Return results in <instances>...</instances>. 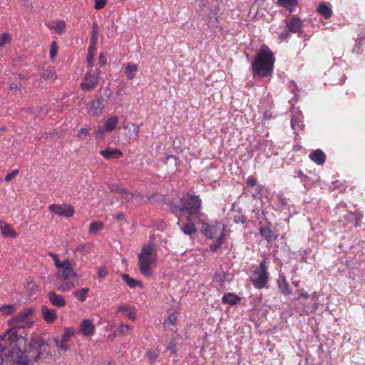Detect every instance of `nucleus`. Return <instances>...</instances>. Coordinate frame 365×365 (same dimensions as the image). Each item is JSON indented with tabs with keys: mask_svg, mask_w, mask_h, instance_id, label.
<instances>
[{
	"mask_svg": "<svg viewBox=\"0 0 365 365\" xmlns=\"http://www.w3.org/2000/svg\"><path fill=\"white\" fill-rule=\"evenodd\" d=\"M26 338L18 334L17 328L9 329L3 336H0V349H5L8 346L14 345L9 351L11 359L20 365H34L48 355V345L41 339H34L30 343L28 352L23 351L16 345L24 346Z\"/></svg>",
	"mask_w": 365,
	"mask_h": 365,
	"instance_id": "nucleus-1",
	"label": "nucleus"
},
{
	"mask_svg": "<svg viewBox=\"0 0 365 365\" xmlns=\"http://www.w3.org/2000/svg\"><path fill=\"white\" fill-rule=\"evenodd\" d=\"M275 58L272 51L265 45H262L259 50L255 60L252 63L254 76L264 78L272 74Z\"/></svg>",
	"mask_w": 365,
	"mask_h": 365,
	"instance_id": "nucleus-2",
	"label": "nucleus"
},
{
	"mask_svg": "<svg viewBox=\"0 0 365 365\" xmlns=\"http://www.w3.org/2000/svg\"><path fill=\"white\" fill-rule=\"evenodd\" d=\"M202 201L198 195L187 194L186 197L180 200L179 205H171L170 209L173 213L185 215L186 217L195 215L198 217L201 212Z\"/></svg>",
	"mask_w": 365,
	"mask_h": 365,
	"instance_id": "nucleus-3",
	"label": "nucleus"
},
{
	"mask_svg": "<svg viewBox=\"0 0 365 365\" xmlns=\"http://www.w3.org/2000/svg\"><path fill=\"white\" fill-rule=\"evenodd\" d=\"M56 275L60 279L57 288L62 292H66L78 284V274L68 259L64 260V264L58 269Z\"/></svg>",
	"mask_w": 365,
	"mask_h": 365,
	"instance_id": "nucleus-4",
	"label": "nucleus"
},
{
	"mask_svg": "<svg viewBox=\"0 0 365 365\" xmlns=\"http://www.w3.org/2000/svg\"><path fill=\"white\" fill-rule=\"evenodd\" d=\"M139 268L143 275L149 277L152 274V269L158 263L157 249L153 244L145 245L138 254Z\"/></svg>",
	"mask_w": 365,
	"mask_h": 365,
	"instance_id": "nucleus-5",
	"label": "nucleus"
},
{
	"mask_svg": "<svg viewBox=\"0 0 365 365\" xmlns=\"http://www.w3.org/2000/svg\"><path fill=\"white\" fill-rule=\"evenodd\" d=\"M35 309L34 308H26L19 314L12 317L9 321V323L17 329L31 327L34 324L32 318Z\"/></svg>",
	"mask_w": 365,
	"mask_h": 365,
	"instance_id": "nucleus-6",
	"label": "nucleus"
},
{
	"mask_svg": "<svg viewBox=\"0 0 365 365\" xmlns=\"http://www.w3.org/2000/svg\"><path fill=\"white\" fill-rule=\"evenodd\" d=\"M250 279L255 288L260 289L265 287L269 280L266 259L262 260L259 265L255 269Z\"/></svg>",
	"mask_w": 365,
	"mask_h": 365,
	"instance_id": "nucleus-7",
	"label": "nucleus"
},
{
	"mask_svg": "<svg viewBox=\"0 0 365 365\" xmlns=\"http://www.w3.org/2000/svg\"><path fill=\"white\" fill-rule=\"evenodd\" d=\"M225 225L219 222H213L211 223H202L201 232L207 238L213 239L220 237L224 238Z\"/></svg>",
	"mask_w": 365,
	"mask_h": 365,
	"instance_id": "nucleus-8",
	"label": "nucleus"
},
{
	"mask_svg": "<svg viewBox=\"0 0 365 365\" xmlns=\"http://www.w3.org/2000/svg\"><path fill=\"white\" fill-rule=\"evenodd\" d=\"M298 296L294 300L299 301L303 306V310L307 314L314 312L317 309V304L314 296H310L304 289L297 290Z\"/></svg>",
	"mask_w": 365,
	"mask_h": 365,
	"instance_id": "nucleus-9",
	"label": "nucleus"
},
{
	"mask_svg": "<svg viewBox=\"0 0 365 365\" xmlns=\"http://www.w3.org/2000/svg\"><path fill=\"white\" fill-rule=\"evenodd\" d=\"M98 78L99 71L98 69L88 72L81 84V89L85 91L93 89L97 86Z\"/></svg>",
	"mask_w": 365,
	"mask_h": 365,
	"instance_id": "nucleus-10",
	"label": "nucleus"
},
{
	"mask_svg": "<svg viewBox=\"0 0 365 365\" xmlns=\"http://www.w3.org/2000/svg\"><path fill=\"white\" fill-rule=\"evenodd\" d=\"M48 210L53 214L58 216H65L66 217H71L73 215L75 210L74 207L70 205L61 204L56 205L53 204L49 205Z\"/></svg>",
	"mask_w": 365,
	"mask_h": 365,
	"instance_id": "nucleus-11",
	"label": "nucleus"
},
{
	"mask_svg": "<svg viewBox=\"0 0 365 365\" xmlns=\"http://www.w3.org/2000/svg\"><path fill=\"white\" fill-rule=\"evenodd\" d=\"M103 106L102 100L93 101L87 106V110L91 116H97L103 112Z\"/></svg>",
	"mask_w": 365,
	"mask_h": 365,
	"instance_id": "nucleus-12",
	"label": "nucleus"
},
{
	"mask_svg": "<svg viewBox=\"0 0 365 365\" xmlns=\"http://www.w3.org/2000/svg\"><path fill=\"white\" fill-rule=\"evenodd\" d=\"M74 331L68 328L65 329L64 334L61 336V339H55L56 346L61 350H66L68 346L65 345L66 342H68L70 339L73 336Z\"/></svg>",
	"mask_w": 365,
	"mask_h": 365,
	"instance_id": "nucleus-13",
	"label": "nucleus"
},
{
	"mask_svg": "<svg viewBox=\"0 0 365 365\" xmlns=\"http://www.w3.org/2000/svg\"><path fill=\"white\" fill-rule=\"evenodd\" d=\"M81 332L83 336H92L95 333V325L90 319H84L82 321L80 326Z\"/></svg>",
	"mask_w": 365,
	"mask_h": 365,
	"instance_id": "nucleus-14",
	"label": "nucleus"
},
{
	"mask_svg": "<svg viewBox=\"0 0 365 365\" xmlns=\"http://www.w3.org/2000/svg\"><path fill=\"white\" fill-rule=\"evenodd\" d=\"M303 21L297 16H293L287 23V28L290 32L300 33L302 31Z\"/></svg>",
	"mask_w": 365,
	"mask_h": 365,
	"instance_id": "nucleus-15",
	"label": "nucleus"
},
{
	"mask_svg": "<svg viewBox=\"0 0 365 365\" xmlns=\"http://www.w3.org/2000/svg\"><path fill=\"white\" fill-rule=\"evenodd\" d=\"M123 71L126 79L130 81L135 78L137 76L138 66L137 64L130 62L123 67Z\"/></svg>",
	"mask_w": 365,
	"mask_h": 365,
	"instance_id": "nucleus-16",
	"label": "nucleus"
},
{
	"mask_svg": "<svg viewBox=\"0 0 365 365\" xmlns=\"http://www.w3.org/2000/svg\"><path fill=\"white\" fill-rule=\"evenodd\" d=\"M48 298L52 305L57 307H63L66 305V302L63 296L58 294L53 291H51L48 293Z\"/></svg>",
	"mask_w": 365,
	"mask_h": 365,
	"instance_id": "nucleus-17",
	"label": "nucleus"
},
{
	"mask_svg": "<svg viewBox=\"0 0 365 365\" xmlns=\"http://www.w3.org/2000/svg\"><path fill=\"white\" fill-rule=\"evenodd\" d=\"M41 314L43 319L47 323H53L57 319V314L55 309H48L46 306H42Z\"/></svg>",
	"mask_w": 365,
	"mask_h": 365,
	"instance_id": "nucleus-18",
	"label": "nucleus"
},
{
	"mask_svg": "<svg viewBox=\"0 0 365 365\" xmlns=\"http://www.w3.org/2000/svg\"><path fill=\"white\" fill-rule=\"evenodd\" d=\"M119 192L122 194V196L125 201H132L134 203L139 204L144 200L143 196L130 193L123 188L120 189Z\"/></svg>",
	"mask_w": 365,
	"mask_h": 365,
	"instance_id": "nucleus-19",
	"label": "nucleus"
},
{
	"mask_svg": "<svg viewBox=\"0 0 365 365\" xmlns=\"http://www.w3.org/2000/svg\"><path fill=\"white\" fill-rule=\"evenodd\" d=\"M117 312L123 314L126 317L132 321L135 320L136 315L134 308L128 304L119 306L117 309Z\"/></svg>",
	"mask_w": 365,
	"mask_h": 365,
	"instance_id": "nucleus-20",
	"label": "nucleus"
},
{
	"mask_svg": "<svg viewBox=\"0 0 365 365\" xmlns=\"http://www.w3.org/2000/svg\"><path fill=\"white\" fill-rule=\"evenodd\" d=\"M47 27L51 30L56 31L61 34L65 31L66 22L63 20H56L46 24Z\"/></svg>",
	"mask_w": 365,
	"mask_h": 365,
	"instance_id": "nucleus-21",
	"label": "nucleus"
},
{
	"mask_svg": "<svg viewBox=\"0 0 365 365\" xmlns=\"http://www.w3.org/2000/svg\"><path fill=\"white\" fill-rule=\"evenodd\" d=\"M100 154L106 159L119 158L122 156V152L120 150L110 148L101 150Z\"/></svg>",
	"mask_w": 365,
	"mask_h": 365,
	"instance_id": "nucleus-22",
	"label": "nucleus"
},
{
	"mask_svg": "<svg viewBox=\"0 0 365 365\" xmlns=\"http://www.w3.org/2000/svg\"><path fill=\"white\" fill-rule=\"evenodd\" d=\"M309 158L317 165H322L326 160V155L321 150H317L309 154Z\"/></svg>",
	"mask_w": 365,
	"mask_h": 365,
	"instance_id": "nucleus-23",
	"label": "nucleus"
},
{
	"mask_svg": "<svg viewBox=\"0 0 365 365\" xmlns=\"http://www.w3.org/2000/svg\"><path fill=\"white\" fill-rule=\"evenodd\" d=\"M277 284L279 289L284 295H288L292 293L289 284L287 282L286 278L284 275H279V279L277 280Z\"/></svg>",
	"mask_w": 365,
	"mask_h": 365,
	"instance_id": "nucleus-24",
	"label": "nucleus"
},
{
	"mask_svg": "<svg viewBox=\"0 0 365 365\" xmlns=\"http://www.w3.org/2000/svg\"><path fill=\"white\" fill-rule=\"evenodd\" d=\"M119 118L117 115L110 116L106 121L104 125L109 132L115 130L118 123Z\"/></svg>",
	"mask_w": 365,
	"mask_h": 365,
	"instance_id": "nucleus-25",
	"label": "nucleus"
},
{
	"mask_svg": "<svg viewBox=\"0 0 365 365\" xmlns=\"http://www.w3.org/2000/svg\"><path fill=\"white\" fill-rule=\"evenodd\" d=\"M186 217L187 219V222L185 225L181 227V230L184 234L191 236L197 232V229L195 227V224L192 222L190 219L191 217Z\"/></svg>",
	"mask_w": 365,
	"mask_h": 365,
	"instance_id": "nucleus-26",
	"label": "nucleus"
},
{
	"mask_svg": "<svg viewBox=\"0 0 365 365\" xmlns=\"http://www.w3.org/2000/svg\"><path fill=\"white\" fill-rule=\"evenodd\" d=\"M177 320V316L175 313H171L168 315V317L164 321V326L170 329L172 331L176 332L177 329L175 326V322Z\"/></svg>",
	"mask_w": 365,
	"mask_h": 365,
	"instance_id": "nucleus-27",
	"label": "nucleus"
},
{
	"mask_svg": "<svg viewBox=\"0 0 365 365\" xmlns=\"http://www.w3.org/2000/svg\"><path fill=\"white\" fill-rule=\"evenodd\" d=\"M239 300H240V298L232 293L225 294L223 296L222 299V303L228 304L230 305L235 304Z\"/></svg>",
	"mask_w": 365,
	"mask_h": 365,
	"instance_id": "nucleus-28",
	"label": "nucleus"
},
{
	"mask_svg": "<svg viewBox=\"0 0 365 365\" xmlns=\"http://www.w3.org/2000/svg\"><path fill=\"white\" fill-rule=\"evenodd\" d=\"M317 11L326 19H329L332 14L331 9L326 4H321L317 8Z\"/></svg>",
	"mask_w": 365,
	"mask_h": 365,
	"instance_id": "nucleus-29",
	"label": "nucleus"
},
{
	"mask_svg": "<svg viewBox=\"0 0 365 365\" xmlns=\"http://www.w3.org/2000/svg\"><path fill=\"white\" fill-rule=\"evenodd\" d=\"M121 277L123 279V280L130 287V288H134L136 286L139 285L140 287H142V284L140 283V282L133 279V278H131L128 274H123L121 275Z\"/></svg>",
	"mask_w": 365,
	"mask_h": 365,
	"instance_id": "nucleus-30",
	"label": "nucleus"
},
{
	"mask_svg": "<svg viewBox=\"0 0 365 365\" xmlns=\"http://www.w3.org/2000/svg\"><path fill=\"white\" fill-rule=\"evenodd\" d=\"M262 236L268 242H272L274 239L272 231L269 227H262L259 229Z\"/></svg>",
	"mask_w": 365,
	"mask_h": 365,
	"instance_id": "nucleus-31",
	"label": "nucleus"
},
{
	"mask_svg": "<svg viewBox=\"0 0 365 365\" xmlns=\"http://www.w3.org/2000/svg\"><path fill=\"white\" fill-rule=\"evenodd\" d=\"M1 230L2 235H4V236L11 237H15L17 236L16 232L9 225L4 224L1 227Z\"/></svg>",
	"mask_w": 365,
	"mask_h": 365,
	"instance_id": "nucleus-32",
	"label": "nucleus"
},
{
	"mask_svg": "<svg viewBox=\"0 0 365 365\" xmlns=\"http://www.w3.org/2000/svg\"><path fill=\"white\" fill-rule=\"evenodd\" d=\"M302 118V115L301 112H297L296 113V116L292 118V128L293 129H301L302 128V123L301 121V118Z\"/></svg>",
	"mask_w": 365,
	"mask_h": 365,
	"instance_id": "nucleus-33",
	"label": "nucleus"
},
{
	"mask_svg": "<svg viewBox=\"0 0 365 365\" xmlns=\"http://www.w3.org/2000/svg\"><path fill=\"white\" fill-rule=\"evenodd\" d=\"M89 292L88 288H82L73 292L74 297L81 302H84L86 299L87 294Z\"/></svg>",
	"mask_w": 365,
	"mask_h": 365,
	"instance_id": "nucleus-34",
	"label": "nucleus"
},
{
	"mask_svg": "<svg viewBox=\"0 0 365 365\" xmlns=\"http://www.w3.org/2000/svg\"><path fill=\"white\" fill-rule=\"evenodd\" d=\"M103 228V223L101 221H94L89 226V232L96 235L99 230Z\"/></svg>",
	"mask_w": 365,
	"mask_h": 365,
	"instance_id": "nucleus-35",
	"label": "nucleus"
},
{
	"mask_svg": "<svg viewBox=\"0 0 365 365\" xmlns=\"http://www.w3.org/2000/svg\"><path fill=\"white\" fill-rule=\"evenodd\" d=\"M297 0H278V4L287 9L290 11H293V6L297 5Z\"/></svg>",
	"mask_w": 365,
	"mask_h": 365,
	"instance_id": "nucleus-36",
	"label": "nucleus"
},
{
	"mask_svg": "<svg viewBox=\"0 0 365 365\" xmlns=\"http://www.w3.org/2000/svg\"><path fill=\"white\" fill-rule=\"evenodd\" d=\"M37 290L38 287L33 282H28L25 285V291L26 292V294H28L29 296L34 295V294H36Z\"/></svg>",
	"mask_w": 365,
	"mask_h": 365,
	"instance_id": "nucleus-37",
	"label": "nucleus"
},
{
	"mask_svg": "<svg viewBox=\"0 0 365 365\" xmlns=\"http://www.w3.org/2000/svg\"><path fill=\"white\" fill-rule=\"evenodd\" d=\"M16 309V307L13 304H7L0 307V316L8 315L12 314Z\"/></svg>",
	"mask_w": 365,
	"mask_h": 365,
	"instance_id": "nucleus-38",
	"label": "nucleus"
},
{
	"mask_svg": "<svg viewBox=\"0 0 365 365\" xmlns=\"http://www.w3.org/2000/svg\"><path fill=\"white\" fill-rule=\"evenodd\" d=\"M131 329V327L121 324L115 331V334L116 336H121L127 333Z\"/></svg>",
	"mask_w": 365,
	"mask_h": 365,
	"instance_id": "nucleus-39",
	"label": "nucleus"
},
{
	"mask_svg": "<svg viewBox=\"0 0 365 365\" xmlns=\"http://www.w3.org/2000/svg\"><path fill=\"white\" fill-rule=\"evenodd\" d=\"M11 41V36L9 34L4 33L0 34V47H3L9 43Z\"/></svg>",
	"mask_w": 365,
	"mask_h": 365,
	"instance_id": "nucleus-40",
	"label": "nucleus"
},
{
	"mask_svg": "<svg viewBox=\"0 0 365 365\" xmlns=\"http://www.w3.org/2000/svg\"><path fill=\"white\" fill-rule=\"evenodd\" d=\"M277 209L282 210L287 205V200L282 195H277Z\"/></svg>",
	"mask_w": 365,
	"mask_h": 365,
	"instance_id": "nucleus-41",
	"label": "nucleus"
},
{
	"mask_svg": "<svg viewBox=\"0 0 365 365\" xmlns=\"http://www.w3.org/2000/svg\"><path fill=\"white\" fill-rule=\"evenodd\" d=\"M49 256L51 257L52 259L54 261L56 267L58 269H60L63 264H64V260L61 262L58 256V255L55 253L50 252Z\"/></svg>",
	"mask_w": 365,
	"mask_h": 365,
	"instance_id": "nucleus-42",
	"label": "nucleus"
},
{
	"mask_svg": "<svg viewBox=\"0 0 365 365\" xmlns=\"http://www.w3.org/2000/svg\"><path fill=\"white\" fill-rule=\"evenodd\" d=\"M50 56L53 59L58 53V45L55 41H53L50 46Z\"/></svg>",
	"mask_w": 365,
	"mask_h": 365,
	"instance_id": "nucleus-43",
	"label": "nucleus"
},
{
	"mask_svg": "<svg viewBox=\"0 0 365 365\" xmlns=\"http://www.w3.org/2000/svg\"><path fill=\"white\" fill-rule=\"evenodd\" d=\"M109 132L108 130H107V129L106 128V126L103 125L102 127H100L98 128V130H96L95 132H94V134L96 135V138H98V140H101L102 138V136L106 133H108Z\"/></svg>",
	"mask_w": 365,
	"mask_h": 365,
	"instance_id": "nucleus-44",
	"label": "nucleus"
},
{
	"mask_svg": "<svg viewBox=\"0 0 365 365\" xmlns=\"http://www.w3.org/2000/svg\"><path fill=\"white\" fill-rule=\"evenodd\" d=\"M89 135V129L83 128H81L77 133V137L80 139H85Z\"/></svg>",
	"mask_w": 365,
	"mask_h": 365,
	"instance_id": "nucleus-45",
	"label": "nucleus"
},
{
	"mask_svg": "<svg viewBox=\"0 0 365 365\" xmlns=\"http://www.w3.org/2000/svg\"><path fill=\"white\" fill-rule=\"evenodd\" d=\"M216 238V240L212 243L210 246V249L212 250V251H215L217 248H219L222 244V239L223 238H220V237H215Z\"/></svg>",
	"mask_w": 365,
	"mask_h": 365,
	"instance_id": "nucleus-46",
	"label": "nucleus"
},
{
	"mask_svg": "<svg viewBox=\"0 0 365 365\" xmlns=\"http://www.w3.org/2000/svg\"><path fill=\"white\" fill-rule=\"evenodd\" d=\"M277 33L281 39H286L289 36V32L287 31L286 28H279Z\"/></svg>",
	"mask_w": 365,
	"mask_h": 365,
	"instance_id": "nucleus-47",
	"label": "nucleus"
},
{
	"mask_svg": "<svg viewBox=\"0 0 365 365\" xmlns=\"http://www.w3.org/2000/svg\"><path fill=\"white\" fill-rule=\"evenodd\" d=\"M94 49H95L94 47L89 46V48H88L89 54H88V58H87V62H88V65L90 66H92L93 64L94 54L93 53V51Z\"/></svg>",
	"mask_w": 365,
	"mask_h": 365,
	"instance_id": "nucleus-48",
	"label": "nucleus"
},
{
	"mask_svg": "<svg viewBox=\"0 0 365 365\" xmlns=\"http://www.w3.org/2000/svg\"><path fill=\"white\" fill-rule=\"evenodd\" d=\"M96 24L93 25V30L92 31L91 45L90 46L94 47L98 39V32L96 29Z\"/></svg>",
	"mask_w": 365,
	"mask_h": 365,
	"instance_id": "nucleus-49",
	"label": "nucleus"
},
{
	"mask_svg": "<svg viewBox=\"0 0 365 365\" xmlns=\"http://www.w3.org/2000/svg\"><path fill=\"white\" fill-rule=\"evenodd\" d=\"M106 0H95L94 8L96 10L102 9L106 4Z\"/></svg>",
	"mask_w": 365,
	"mask_h": 365,
	"instance_id": "nucleus-50",
	"label": "nucleus"
},
{
	"mask_svg": "<svg viewBox=\"0 0 365 365\" xmlns=\"http://www.w3.org/2000/svg\"><path fill=\"white\" fill-rule=\"evenodd\" d=\"M18 173H19V170L18 169L13 170L11 173L7 174L5 176V180L7 181V182H9L13 178H14L17 175Z\"/></svg>",
	"mask_w": 365,
	"mask_h": 365,
	"instance_id": "nucleus-51",
	"label": "nucleus"
},
{
	"mask_svg": "<svg viewBox=\"0 0 365 365\" xmlns=\"http://www.w3.org/2000/svg\"><path fill=\"white\" fill-rule=\"evenodd\" d=\"M247 184L250 186H255L257 185L256 178L252 175L249 176L247 179Z\"/></svg>",
	"mask_w": 365,
	"mask_h": 365,
	"instance_id": "nucleus-52",
	"label": "nucleus"
},
{
	"mask_svg": "<svg viewBox=\"0 0 365 365\" xmlns=\"http://www.w3.org/2000/svg\"><path fill=\"white\" fill-rule=\"evenodd\" d=\"M108 274L107 269L105 267H100L98 272V276L99 278L105 277Z\"/></svg>",
	"mask_w": 365,
	"mask_h": 365,
	"instance_id": "nucleus-53",
	"label": "nucleus"
},
{
	"mask_svg": "<svg viewBox=\"0 0 365 365\" xmlns=\"http://www.w3.org/2000/svg\"><path fill=\"white\" fill-rule=\"evenodd\" d=\"M263 188H264V187L262 185H257L256 187V194H253L252 196L254 197H257V198L259 197V195H261V192Z\"/></svg>",
	"mask_w": 365,
	"mask_h": 365,
	"instance_id": "nucleus-54",
	"label": "nucleus"
},
{
	"mask_svg": "<svg viewBox=\"0 0 365 365\" xmlns=\"http://www.w3.org/2000/svg\"><path fill=\"white\" fill-rule=\"evenodd\" d=\"M132 127H133V133L135 134V137L137 138L138 135V133H139V130H140V128H139V125H135V124H131Z\"/></svg>",
	"mask_w": 365,
	"mask_h": 365,
	"instance_id": "nucleus-55",
	"label": "nucleus"
},
{
	"mask_svg": "<svg viewBox=\"0 0 365 365\" xmlns=\"http://www.w3.org/2000/svg\"><path fill=\"white\" fill-rule=\"evenodd\" d=\"M289 87L292 90V92L294 93L295 96H297V93H295V90H297V86L294 81L289 82Z\"/></svg>",
	"mask_w": 365,
	"mask_h": 365,
	"instance_id": "nucleus-56",
	"label": "nucleus"
},
{
	"mask_svg": "<svg viewBox=\"0 0 365 365\" xmlns=\"http://www.w3.org/2000/svg\"><path fill=\"white\" fill-rule=\"evenodd\" d=\"M99 63L101 65H104L106 63V58L104 56L103 53H101L99 56Z\"/></svg>",
	"mask_w": 365,
	"mask_h": 365,
	"instance_id": "nucleus-57",
	"label": "nucleus"
},
{
	"mask_svg": "<svg viewBox=\"0 0 365 365\" xmlns=\"http://www.w3.org/2000/svg\"><path fill=\"white\" fill-rule=\"evenodd\" d=\"M9 90L10 91H18L19 90V86H17V84H16L14 83H11L9 85Z\"/></svg>",
	"mask_w": 365,
	"mask_h": 365,
	"instance_id": "nucleus-58",
	"label": "nucleus"
},
{
	"mask_svg": "<svg viewBox=\"0 0 365 365\" xmlns=\"http://www.w3.org/2000/svg\"><path fill=\"white\" fill-rule=\"evenodd\" d=\"M124 216H125V215L123 212H120V213H118V214H116V215H114V217L117 220H123L124 219Z\"/></svg>",
	"mask_w": 365,
	"mask_h": 365,
	"instance_id": "nucleus-59",
	"label": "nucleus"
},
{
	"mask_svg": "<svg viewBox=\"0 0 365 365\" xmlns=\"http://www.w3.org/2000/svg\"><path fill=\"white\" fill-rule=\"evenodd\" d=\"M168 349L171 353H175L176 351L175 347L174 345H171L168 347Z\"/></svg>",
	"mask_w": 365,
	"mask_h": 365,
	"instance_id": "nucleus-60",
	"label": "nucleus"
},
{
	"mask_svg": "<svg viewBox=\"0 0 365 365\" xmlns=\"http://www.w3.org/2000/svg\"><path fill=\"white\" fill-rule=\"evenodd\" d=\"M297 175H298V177L299 178H305V175H304L303 172L302 170H298L297 171Z\"/></svg>",
	"mask_w": 365,
	"mask_h": 365,
	"instance_id": "nucleus-61",
	"label": "nucleus"
},
{
	"mask_svg": "<svg viewBox=\"0 0 365 365\" xmlns=\"http://www.w3.org/2000/svg\"><path fill=\"white\" fill-rule=\"evenodd\" d=\"M4 349H0V351H3ZM4 364V358L2 357L1 354L0 353V365H3Z\"/></svg>",
	"mask_w": 365,
	"mask_h": 365,
	"instance_id": "nucleus-62",
	"label": "nucleus"
},
{
	"mask_svg": "<svg viewBox=\"0 0 365 365\" xmlns=\"http://www.w3.org/2000/svg\"><path fill=\"white\" fill-rule=\"evenodd\" d=\"M293 284H294L295 287H299V282H293Z\"/></svg>",
	"mask_w": 365,
	"mask_h": 365,
	"instance_id": "nucleus-63",
	"label": "nucleus"
},
{
	"mask_svg": "<svg viewBox=\"0 0 365 365\" xmlns=\"http://www.w3.org/2000/svg\"><path fill=\"white\" fill-rule=\"evenodd\" d=\"M167 159H174V160H175L173 156H168Z\"/></svg>",
	"mask_w": 365,
	"mask_h": 365,
	"instance_id": "nucleus-64",
	"label": "nucleus"
}]
</instances>
